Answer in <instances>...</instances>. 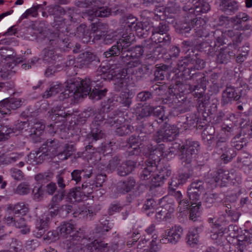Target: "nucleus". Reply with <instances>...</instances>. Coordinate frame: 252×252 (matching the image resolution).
<instances>
[{
  "instance_id": "nucleus-1",
  "label": "nucleus",
  "mask_w": 252,
  "mask_h": 252,
  "mask_svg": "<svg viewBox=\"0 0 252 252\" xmlns=\"http://www.w3.org/2000/svg\"><path fill=\"white\" fill-rule=\"evenodd\" d=\"M92 82H94L93 80L91 81L90 78H87L76 80L70 84L68 89L64 91L63 95L65 97H83L89 95L93 100H99L106 95L107 90L106 88L100 90L96 87V85L92 90Z\"/></svg>"
},
{
  "instance_id": "nucleus-2",
  "label": "nucleus",
  "mask_w": 252,
  "mask_h": 252,
  "mask_svg": "<svg viewBox=\"0 0 252 252\" xmlns=\"http://www.w3.org/2000/svg\"><path fill=\"white\" fill-rule=\"evenodd\" d=\"M164 149L163 144H159L153 146L150 145L148 146L149 152V158L146 161L144 167L142 169L139 173V177L142 180H147L155 176L154 173L158 168L157 163L160 160Z\"/></svg>"
},
{
  "instance_id": "nucleus-3",
  "label": "nucleus",
  "mask_w": 252,
  "mask_h": 252,
  "mask_svg": "<svg viewBox=\"0 0 252 252\" xmlns=\"http://www.w3.org/2000/svg\"><path fill=\"white\" fill-rule=\"evenodd\" d=\"M200 150L198 141L192 139L186 140L181 146L178 154V158L181 164L185 167L189 168L191 162Z\"/></svg>"
},
{
  "instance_id": "nucleus-4",
  "label": "nucleus",
  "mask_w": 252,
  "mask_h": 252,
  "mask_svg": "<svg viewBox=\"0 0 252 252\" xmlns=\"http://www.w3.org/2000/svg\"><path fill=\"white\" fill-rule=\"evenodd\" d=\"M177 69L182 71L183 79L185 78V72L186 70H193L197 69L200 70L204 68L205 62L201 58L198 53L189 54L184 58L182 57L177 63Z\"/></svg>"
},
{
  "instance_id": "nucleus-5",
  "label": "nucleus",
  "mask_w": 252,
  "mask_h": 252,
  "mask_svg": "<svg viewBox=\"0 0 252 252\" xmlns=\"http://www.w3.org/2000/svg\"><path fill=\"white\" fill-rule=\"evenodd\" d=\"M91 27V34H92V35H91L89 36V40H87V37H86L85 25H81L79 27L77 28L76 32L78 36L80 37H82L84 42L91 41V39L92 37H93L92 41L99 40L102 37L105 36L108 32V26L105 23L101 22L93 23L92 24Z\"/></svg>"
},
{
  "instance_id": "nucleus-6",
  "label": "nucleus",
  "mask_w": 252,
  "mask_h": 252,
  "mask_svg": "<svg viewBox=\"0 0 252 252\" xmlns=\"http://www.w3.org/2000/svg\"><path fill=\"white\" fill-rule=\"evenodd\" d=\"M199 70L195 69L193 70L187 69L185 71V80H192L194 82V85L190 87V91L193 92L202 88L204 91L206 88L207 79L206 75L203 72L198 71Z\"/></svg>"
},
{
  "instance_id": "nucleus-7",
  "label": "nucleus",
  "mask_w": 252,
  "mask_h": 252,
  "mask_svg": "<svg viewBox=\"0 0 252 252\" xmlns=\"http://www.w3.org/2000/svg\"><path fill=\"white\" fill-rule=\"evenodd\" d=\"M69 176L70 174L69 173L67 174L62 173L56 176V182L60 189L57 190V193L52 198L51 208L56 207L64 198V188L69 184L68 181H66V178Z\"/></svg>"
},
{
  "instance_id": "nucleus-8",
  "label": "nucleus",
  "mask_w": 252,
  "mask_h": 252,
  "mask_svg": "<svg viewBox=\"0 0 252 252\" xmlns=\"http://www.w3.org/2000/svg\"><path fill=\"white\" fill-rule=\"evenodd\" d=\"M165 129L158 131L153 137V139L157 143L162 141H172L174 140L179 133V128L175 125L167 124L165 123Z\"/></svg>"
},
{
  "instance_id": "nucleus-9",
  "label": "nucleus",
  "mask_w": 252,
  "mask_h": 252,
  "mask_svg": "<svg viewBox=\"0 0 252 252\" xmlns=\"http://www.w3.org/2000/svg\"><path fill=\"white\" fill-rule=\"evenodd\" d=\"M117 73L111 67L108 68L105 66L98 68L95 74L93 82L96 84V87L100 89L104 85L103 82L113 80Z\"/></svg>"
},
{
  "instance_id": "nucleus-10",
  "label": "nucleus",
  "mask_w": 252,
  "mask_h": 252,
  "mask_svg": "<svg viewBox=\"0 0 252 252\" xmlns=\"http://www.w3.org/2000/svg\"><path fill=\"white\" fill-rule=\"evenodd\" d=\"M244 92L242 90L239 91L231 86H227L222 94L221 104L223 106L226 105L231 103L233 101L239 100L246 94V90Z\"/></svg>"
},
{
  "instance_id": "nucleus-11",
  "label": "nucleus",
  "mask_w": 252,
  "mask_h": 252,
  "mask_svg": "<svg viewBox=\"0 0 252 252\" xmlns=\"http://www.w3.org/2000/svg\"><path fill=\"white\" fill-rule=\"evenodd\" d=\"M183 233V229L180 225H175L165 231L160 239V242L163 244L168 243L172 244H177L180 240Z\"/></svg>"
},
{
  "instance_id": "nucleus-12",
  "label": "nucleus",
  "mask_w": 252,
  "mask_h": 252,
  "mask_svg": "<svg viewBox=\"0 0 252 252\" xmlns=\"http://www.w3.org/2000/svg\"><path fill=\"white\" fill-rule=\"evenodd\" d=\"M68 37L63 34L59 33L53 35L49 40V45L52 46L56 50L60 49L61 51H68L73 46V43L68 42Z\"/></svg>"
},
{
  "instance_id": "nucleus-13",
  "label": "nucleus",
  "mask_w": 252,
  "mask_h": 252,
  "mask_svg": "<svg viewBox=\"0 0 252 252\" xmlns=\"http://www.w3.org/2000/svg\"><path fill=\"white\" fill-rule=\"evenodd\" d=\"M104 136L102 130L97 127H94L91 130V133L87 135L85 142L86 146L85 150L89 153H94L96 150L95 146L96 141L102 139Z\"/></svg>"
},
{
  "instance_id": "nucleus-14",
  "label": "nucleus",
  "mask_w": 252,
  "mask_h": 252,
  "mask_svg": "<svg viewBox=\"0 0 252 252\" xmlns=\"http://www.w3.org/2000/svg\"><path fill=\"white\" fill-rule=\"evenodd\" d=\"M79 57L76 62H74L73 60H70L68 61V64H67V65H70L74 63V67L82 68L88 67L94 62H97L98 61L95 55L89 52L82 53L79 55Z\"/></svg>"
},
{
  "instance_id": "nucleus-15",
  "label": "nucleus",
  "mask_w": 252,
  "mask_h": 252,
  "mask_svg": "<svg viewBox=\"0 0 252 252\" xmlns=\"http://www.w3.org/2000/svg\"><path fill=\"white\" fill-rule=\"evenodd\" d=\"M48 8L49 14L54 16L53 27H55L59 31L61 28L65 29L64 20L62 19L59 21L57 20L58 18H61L62 16L65 15V9L59 5H51Z\"/></svg>"
},
{
  "instance_id": "nucleus-16",
  "label": "nucleus",
  "mask_w": 252,
  "mask_h": 252,
  "mask_svg": "<svg viewBox=\"0 0 252 252\" xmlns=\"http://www.w3.org/2000/svg\"><path fill=\"white\" fill-rule=\"evenodd\" d=\"M22 105L20 98H6L0 102V114L1 115L10 114L11 110H16Z\"/></svg>"
},
{
  "instance_id": "nucleus-17",
  "label": "nucleus",
  "mask_w": 252,
  "mask_h": 252,
  "mask_svg": "<svg viewBox=\"0 0 252 252\" xmlns=\"http://www.w3.org/2000/svg\"><path fill=\"white\" fill-rule=\"evenodd\" d=\"M67 241L69 242L68 247H71L73 248L76 247L77 246H80L81 247V250L83 251V245L85 244V241H88V239L85 231L79 228L78 230L75 229L74 233L72 235H69ZM67 245H69V244H67Z\"/></svg>"
},
{
  "instance_id": "nucleus-18",
  "label": "nucleus",
  "mask_w": 252,
  "mask_h": 252,
  "mask_svg": "<svg viewBox=\"0 0 252 252\" xmlns=\"http://www.w3.org/2000/svg\"><path fill=\"white\" fill-rule=\"evenodd\" d=\"M49 217L47 215H42L37 218L35 221V228L33 230V234L36 237L41 238L48 229Z\"/></svg>"
},
{
  "instance_id": "nucleus-19",
  "label": "nucleus",
  "mask_w": 252,
  "mask_h": 252,
  "mask_svg": "<svg viewBox=\"0 0 252 252\" xmlns=\"http://www.w3.org/2000/svg\"><path fill=\"white\" fill-rule=\"evenodd\" d=\"M197 22V19L195 22L189 20L188 18H184L183 20L176 23L175 29L177 32L184 35L186 37L189 36V33L191 31L194 24Z\"/></svg>"
},
{
  "instance_id": "nucleus-20",
  "label": "nucleus",
  "mask_w": 252,
  "mask_h": 252,
  "mask_svg": "<svg viewBox=\"0 0 252 252\" xmlns=\"http://www.w3.org/2000/svg\"><path fill=\"white\" fill-rule=\"evenodd\" d=\"M231 43L228 44V47L220 49L217 55V61L220 63H227L232 58L235 56V53L233 51H230L232 48Z\"/></svg>"
},
{
  "instance_id": "nucleus-21",
  "label": "nucleus",
  "mask_w": 252,
  "mask_h": 252,
  "mask_svg": "<svg viewBox=\"0 0 252 252\" xmlns=\"http://www.w3.org/2000/svg\"><path fill=\"white\" fill-rule=\"evenodd\" d=\"M171 170L166 167L161 168L158 173H157L151 180L152 186L157 187L160 186L164 180L171 174Z\"/></svg>"
},
{
  "instance_id": "nucleus-22",
  "label": "nucleus",
  "mask_w": 252,
  "mask_h": 252,
  "mask_svg": "<svg viewBox=\"0 0 252 252\" xmlns=\"http://www.w3.org/2000/svg\"><path fill=\"white\" fill-rule=\"evenodd\" d=\"M126 53L121 54L120 56L116 57L113 60V63L110 64L111 68L115 70L116 73H122V71L125 70L127 72L126 69L124 67L126 66Z\"/></svg>"
},
{
  "instance_id": "nucleus-23",
  "label": "nucleus",
  "mask_w": 252,
  "mask_h": 252,
  "mask_svg": "<svg viewBox=\"0 0 252 252\" xmlns=\"http://www.w3.org/2000/svg\"><path fill=\"white\" fill-rule=\"evenodd\" d=\"M136 181L132 177H129L124 181H120L117 186L118 192L126 194L130 191L135 187Z\"/></svg>"
},
{
  "instance_id": "nucleus-24",
  "label": "nucleus",
  "mask_w": 252,
  "mask_h": 252,
  "mask_svg": "<svg viewBox=\"0 0 252 252\" xmlns=\"http://www.w3.org/2000/svg\"><path fill=\"white\" fill-rule=\"evenodd\" d=\"M56 50L52 46L49 45L47 48L44 49L43 50L44 56L43 60L52 64L59 61L62 57L56 52Z\"/></svg>"
},
{
  "instance_id": "nucleus-25",
  "label": "nucleus",
  "mask_w": 252,
  "mask_h": 252,
  "mask_svg": "<svg viewBox=\"0 0 252 252\" xmlns=\"http://www.w3.org/2000/svg\"><path fill=\"white\" fill-rule=\"evenodd\" d=\"M127 72L125 70L122 73H117L113 79L114 89L117 92L122 91L127 85Z\"/></svg>"
},
{
  "instance_id": "nucleus-26",
  "label": "nucleus",
  "mask_w": 252,
  "mask_h": 252,
  "mask_svg": "<svg viewBox=\"0 0 252 252\" xmlns=\"http://www.w3.org/2000/svg\"><path fill=\"white\" fill-rule=\"evenodd\" d=\"M142 48L144 49V52L149 54L150 55H154V56H158L160 51H158V54H156L157 50L159 49L158 45H157L156 42H155L152 39V35L150 38L143 40L141 44Z\"/></svg>"
},
{
  "instance_id": "nucleus-27",
  "label": "nucleus",
  "mask_w": 252,
  "mask_h": 252,
  "mask_svg": "<svg viewBox=\"0 0 252 252\" xmlns=\"http://www.w3.org/2000/svg\"><path fill=\"white\" fill-rule=\"evenodd\" d=\"M220 10L228 15H231L238 9L237 3L232 0H220Z\"/></svg>"
},
{
  "instance_id": "nucleus-28",
  "label": "nucleus",
  "mask_w": 252,
  "mask_h": 252,
  "mask_svg": "<svg viewBox=\"0 0 252 252\" xmlns=\"http://www.w3.org/2000/svg\"><path fill=\"white\" fill-rule=\"evenodd\" d=\"M251 234L248 232L244 234L243 236H240L239 239L241 241V243H239V246L235 250V252H251Z\"/></svg>"
},
{
  "instance_id": "nucleus-29",
  "label": "nucleus",
  "mask_w": 252,
  "mask_h": 252,
  "mask_svg": "<svg viewBox=\"0 0 252 252\" xmlns=\"http://www.w3.org/2000/svg\"><path fill=\"white\" fill-rule=\"evenodd\" d=\"M224 33V36L228 37L232 39L233 42L232 47L235 50H237L238 44L241 43L242 37L241 33L237 30V28L226 31Z\"/></svg>"
},
{
  "instance_id": "nucleus-30",
  "label": "nucleus",
  "mask_w": 252,
  "mask_h": 252,
  "mask_svg": "<svg viewBox=\"0 0 252 252\" xmlns=\"http://www.w3.org/2000/svg\"><path fill=\"white\" fill-rule=\"evenodd\" d=\"M8 221L13 222L16 227L21 229L20 232L23 234H27L30 231V227L28 225L26 220L23 218H20L16 220L13 217H8L7 218Z\"/></svg>"
},
{
  "instance_id": "nucleus-31",
  "label": "nucleus",
  "mask_w": 252,
  "mask_h": 252,
  "mask_svg": "<svg viewBox=\"0 0 252 252\" xmlns=\"http://www.w3.org/2000/svg\"><path fill=\"white\" fill-rule=\"evenodd\" d=\"M152 39L157 45H158L159 49H161V47L163 46H168L171 43V37L169 33H155L152 35Z\"/></svg>"
},
{
  "instance_id": "nucleus-32",
  "label": "nucleus",
  "mask_w": 252,
  "mask_h": 252,
  "mask_svg": "<svg viewBox=\"0 0 252 252\" xmlns=\"http://www.w3.org/2000/svg\"><path fill=\"white\" fill-rule=\"evenodd\" d=\"M45 127V125L41 122H38L33 124L31 129V137L35 142L40 141V136L43 133Z\"/></svg>"
},
{
  "instance_id": "nucleus-33",
  "label": "nucleus",
  "mask_w": 252,
  "mask_h": 252,
  "mask_svg": "<svg viewBox=\"0 0 252 252\" xmlns=\"http://www.w3.org/2000/svg\"><path fill=\"white\" fill-rule=\"evenodd\" d=\"M229 177L227 171L220 169L214 172L213 179L217 184L223 186L229 180Z\"/></svg>"
},
{
  "instance_id": "nucleus-34",
  "label": "nucleus",
  "mask_w": 252,
  "mask_h": 252,
  "mask_svg": "<svg viewBox=\"0 0 252 252\" xmlns=\"http://www.w3.org/2000/svg\"><path fill=\"white\" fill-rule=\"evenodd\" d=\"M126 51L122 46V44H119L118 41L117 42L116 44L114 45L108 50L103 53V56L106 58L112 59L120 56L123 53H126Z\"/></svg>"
},
{
  "instance_id": "nucleus-35",
  "label": "nucleus",
  "mask_w": 252,
  "mask_h": 252,
  "mask_svg": "<svg viewBox=\"0 0 252 252\" xmlns=\"http://www.w3.org/2000/svg\"><path fill=\"white\" fill-rule=\"evenodd\" d=\"M136 162L132 160H128L123 162L118 167V174L121 176H125L130 173L135 168Z\"/></svg>"
},
{
  "instance_id": "nucleus-36",
  "label": "nucleus",
  "mask_w": 252,
  "mask_h": 252,
  "mask_svg": "<svg viewBox=\"0 0 252 252\" xmlns=\"http://www.w3.org/2000/svg\"><path fill=\"white\" fill-rule=\"evenodd\" d=\"M60 147V144L58 140L48 139L45 143L43 145V149H46V152L47 155L51 156H55L57 154L58 149Z\"/></svg>"
},
{
  "instance_id": "nucleus-37",
  "label": "nucleus",
  "mask_w": 252,
  "mask_h": 252,
  "mask_svg": "<svg viewBox=\"0 0 252 252\" xmlns=\"http://www.w3.org/2000/svg\"><path fill=\"white\" fill-rule=\"evenodd\" d=\"M220 151V158L224 163H227L232 160L236 156V153L234 149L228 148L227 146L223 147L222 149H218Z\"/></svg>"
},
{
  "instance_id": "nucleus-38",
  "label": "nucleus",
  "mask_w": 252,
  "mask_h": 252,
  "mask_svg": "<svg viewBox=\"0 0 252 252\" xmlns=\"http://www.w3.org/2000/svg\"><path fill=\"white\" fill-rule=\"evenodd\" d=\"M61 236L66 238H68L71 233L75 231V226L72 223L67 222H62L60 225L57 228Z\"/></svg>"
},
{
  "instance_id": "nucleus-39",
  "label": "nucleus",
  "mask_w": 252,
  "mask_h": 252,
  "mask_svg": "<svg viewBox=\"0 0 252 252\" xmlns=\"http://www.w3.org/2000/svg\"><path fill=\"white\" fill-rule=\"evenodd\" d=\"M201 227L193 228L192 230L189 231L187 235V243L190 246L193 247L195 244L199 242L198 233L201 231Z\"/></svg>"
},
{
  "instance_id": "nucleus-40",
  "label": "nucleus",
  "mask_w": 252,
  "mask_h": 252,
  "mask_svg": "<svg viewBox=\"0 0 252 252\" xmlns=\"http://www.w3.org/2000/svg\"><path fill=\"white\" fill-rule=\"evenodd\" d=\"M134 35L132 32L123 33L122 37L118 41L126 51H128L129 46L134 41Z\"/></svg>"
},
{
  "instance_id": "nucleus-41",
  "label": "nucleus",
  "mask_w": 252,
  "mask_h": 252,
  "mask_svg": "<svg viewBox=\"0 0 252 252\" xmlns=\"http://www.w3.org/2000/svg\"><path fill=\"white\" fill-rule=\"evenodd\" d=\"M53 173L50 171H47L43 173H39L34 176V179L41 186L51 181L53 178Z\"/></svg>"
},
{
  "instance_id": "nucleus-42",
  "label": "nucleus",
  "mask_w": 252,
  "mask_h": 252,
  "mask_svg": "<svg viewBox=\"0 0 252 252\" xmlns=\"http://www.w3.org/2000/svg\"><path fill=\"white\" fill-rule=\"evenodd\" d=\"M201 49H202L208 55L213 56L217 51V44L216 41L203 42L200 44Z\"/></svg>"
},
{
  "instance_id": "nucleus-43",
  "label": "nucleus",
  "mask_w": 252,
  "mask_h": 252,
  "mask_svg": "<svg viewBox=\"0 0 252 252\" xmlns=\"http://www.w3.org/2000/svg\"><path fill=\"white\" fill-rule=\"evenodd\" d=\"M14 214L25 215L29 211V205L24 202H19L9 207Z\"/></svg>"
},
{
  "instance_id": "nucleus-44",
  "label": "nucleus",
  "mask_w": 252,
  "mask_h": 252,
  "mask_svg": "<svg viewBox=\"0 0 252 252\" xmlns=\"http://www.w3.org/2000/svg\"><path fill=\"white\" fill-rule=\"evenodd\" d=\"M169 30V27L168 24L165 21H162L157 26H154L148 28V31L153 35L155 33H167Z\"/></svg>"
},
{
  "instance_id": "nucleus-45",
  "label": "nucleus",
  "mask_w": 252,
  "mask_h": 252,
  "mask_svg": "<svg viewBox=\"0 0 252 252\" xmlns=\"http://www.w3.org/2000/svg\"><path fill=\"white\" fill-rule=\"evenodd\" d=\"M194 6L195 13L196 16L201 13H206L210 10V6L209 3L204 0L196 1L193 3Z\"/></svg>"
},
{
  "instance_id": "nucleus-46",
  "label": "nucleus",
  "mask_w": 252,
  "mask_h": 252,
  "mask_svg": "<svg viewBox=\"0 0 252 252\" xmlns=\"http://www.w3.org/2000/svg\"><path fill=\"white\" fill-rule=\"evenodd\" d=\"M116 134L121 136L129 134L134 130V126L129 124L116 125Z\"/></svg>"
},
{
  "instance_id": "nucleus-47",
  "label": "nucleus",
  "mask_w": 252,
  "mask_h": 252,
  "mask_svg": "<svg viewBox=\"0 0 252 252\" xmlns=\"http://www.w3.org/2000/svg\"><path fill=\"white\" fill-rule=\"evenodd\" d=\"M15 133L14 128L0 123V141L8 139L11 134Z\"/></svg>"
},
{
  "instance_id": "nucleus-48",
  "label": "nucleus",
  "mask_w": 252,
  "mask_h": 252,
  "mask_svg": "<svg viewBox=\"0 0 252 252\" xmlns=\"http://www.w3.org/2000/svg\"><path fill=\"white\" fill-rule=\"evenodd\" d=\"M152 114V106L147 105L140 108L136 113V119L139 121L145 120Z\"/></svg>"
},
{
  "instance_id": "nucleus-49",
  "label": "nucleus",
  "mask_w": 252,
  "mask_h": 252,
  "mask_svg": "<svg viewBox=\"0 0 252 252\" xmlns=\"http://www.w3.org/2000/svg\"><path fill=\"white\" fill-rule=\"evenodd\" d=\"M203 191H197L192 189L188 188L187 194L191 202L193 204H199L201 202L200 201V195Z\"/></svg>"
},
{
  "instance_id": "nucleus-50",
  "label": "nucleus",
  "mask_w": 252,
  "mask_h": 252,
  "mask_svg": "<svg viewBox=\"0 0 252 252\" xmlns=\"http://www.w3.org/2000/svg\"><path fill=\"white\" fill-rule=\"evenodd\" d=\"M152 113L158 119V120H156L157 123L166 121L168 118L167 116L165 114V111L163 107H152Z\"/></svg>"
},
{
  "instance_id": "nucleus-51",
  "label": "nucleus",
  "mask_w": 252,
  "mask_h": 252,
  "mask_svg": "<svg viewBox=\"0 0 252 252\" xmlns=\"http://www.w3.org/2000/svg\"><path fill=\"white\" fill-rule=\"evenodd\" d=\"M126 56L127 57L126 59L127 60L126 66L128 68L137 67L142 63L141 59L129 54L128 51H126Z\"/></svg>"
},
{
  "instance_id": "nucleus-52",
  "label": "nucleus",
  "mask_w": 252,
  "mask_h": 252,
  "mask_svg": "<svg viewBox=\"0 0 252 252\" xmlns=\"http://www.w3.org/2000/svg\"><path fill=\"white\" fill-rule=\"evenodd\" d=\"M199 123V118L196 114L191 113L186 118V122L185 124L187 126H185V127H186V129L195 127Z\"/></svg>"
},
{
  "instance_id": "nucleus-53",
  "label": "nucleus",
  "mask_w": 252,
  "mask_h": 252,
  "mask_svg": "<svg viewBox=\"0 0 252 252\" xmlns=\"http://www.w3.org/2000/svg\"><path fill=\"white\" fill-rule=\"evenodd\" d=\"M184 12V18H188L189 20L195 22L197 17L195 13L194 6L193 7L190 5H185L183 7Z\"/></svg>"
},
{
  "instance_id": "nucleus-54",
  "label": "nucleus",
  "mask_w": 252,
  "mask_h": 252,
  "mask_svg": "<svg viewBox=\"0 0 252 252\" xmlns=\"http://www.w3.org/2000/svg\"><path fill=\"white\" fill-rule=\"evenodd\" d=\"M117 101L124 106L129 107L131 103V97L129 93L123 92L117 97Z\"/></svg>"
},
{
  "instance_id": "nucleus-55",
  "label": "nucleus",
  "mask_w": 252,
  "mask_h": 252,
  "mask_svg": "<svg viewBox=\"0 0 252 252\" xmlns=\"http://www.w3.org/2000/svg\"><path fill=\"white\" fill-rule=\"evenodd\" d=\"M64 108L62 106H57L52 109L53 115L51 117L52 119L54 118V120H56V117H61L62 118H65L69 114L64 111Z\"/></svg>"
},
{
  "instance_id": "nucleus-56",
  "label": "nucleus",
  "mask_w": 252,
  "mask_h": 252,
  "mask_svg": "<svg viewBox=\"0 0 252 252\" xmlns=\"http://www.w3.org/2000/svg\"><path fill=\"white\" fill-rule=\"evenodd\" d=\"M217 198V194L206 193L203 197V204L206 208H210L215 203Z\"/></svg>"
},
{
  "instance_id": "nucleus-57",
  "label": "nucleus",
  "mask_w": 252,
  "mask_h": 252,
  "mask_svg": "<svg viewBox=\"0 0 252 252\" xmlns=\"http://www.w3.org/2000/svg\"><path fill=\"white\" fill-rule=\"evenodd\" d=\"M110 229L111 228L108 225V224L101 223L95 228L94 236L97 238H102Z\"/></svg>"
},
{
  "instance_id": "nucleus-58",
  "label": "nucleus",
  "mask_w": 252,
  "mask_h": 252,
  "mask_svg": "<svg viewBox=\"0 0 252 252\" xmlns=\"http://www.w3.org/2000/svg\"><path fill=\"white\" fill-rule=\"evenodd\" d=\"M250 17L246 13L240 12L236 16L231 18V22L234 25L240 26L243 22L247 21Z\"/></svg>"
},
{
  "instance_id": "nucleus-59",
  "label": "nucleus",
  "mask_w": 252,
  "mask_h": 252,
  "mask_svg": "<svg viewBox=\"0 0 252 252\" xmlns=\"http://www.w3.org/2000/svg\"><path fill=\"white\" fill-rule=\"evenodd\" d=\"M81 188L82 189L85 196H88L94 190H96L97 189L94 183L92 184L90 182L83 183Z\"/></svg>"
},
{
  "instance_id": "nucleus-60",
  "label": "nucleus",
  "mask_w": 252,
  "mask_h": 252,
  "mask_svg": "<svg viewBox=\"0 0 252 252\" xmlns=\"http://www.w3.org/2000/svg\"><path fill=\"white\" fill-rule=\"evenodd\" d=\"M117 249L118 245L116 244H107L100 241L99 252H116Z\"/></svg>"
},
{
  "instance_id": "nucleus-61",
  "label": "nucleus",
  "mask_w": 252,
  "mask_h": 252,
  "mask_svg": "<svg viewBox=\"0 0 252 252\" xmlns=\"http://www.w3.org/2000/svg\"><path fill=\"white\" fill-rule=\"evenodd\" d=\"M137 21L138 19L136 17L132 15H129L124 18L123 24L126 28H128L131 31L134 27V25L136 24Z\"/></svg>"
},
{
  "instance_id": "nucleus-62",
  "label": "nucleus",
  "mask_w": 252,
  "mask_h": 252,
  "mask_svg": "<svg viewBox=\"0 0 252 252\" xmlns=\"http://www.w3.org/2000/svg\"><path fill=\"white\" fill-rule=\"evenodd\" d=\"M155 235L153 236V240L149 243L148 245L146 250L145 252H158L161 249V245L158 244L155 239H157V236L154 237Z\"/></svg>"
},
{
  "instance_id": "nucleus-63",
  "label": "nucleus",
  "mask_w": 252,
  "mask_h": 252,
  "mask_svg": "<svg viewBox=\"0 0 252 252\" xmlns=\"http://www.w3.org/2000/svg\"><path fill=\"white\" fill-rule=\"evenodd\" d=\"M153 94L149 91H142L139 93L137 95V100L138 101L146 102L153 98Z\"/></svg>"
},
{
  "instance_id": "nucleus-64",
  "label": "nucleus",
  "mask_w": 252,
  "mask_h": 252,
  "mask_svg": "<svg viewBox=\"0 0 252 252\" xmlns=\"http://www.w3.org/2000/svg\"><path fill=\"white\" fill-rule=\"evenodd\" d=\"M9 247L14 252H24L22 242L13 238Z\"/></svg>"
}]
</instances>
